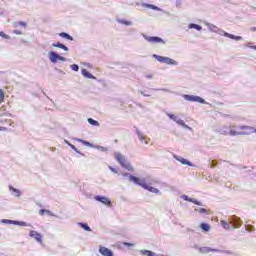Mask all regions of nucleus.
<instances>
[{"label": "nucleus", "instance_id": "f257e3e1", "mask_svg": "<svg viewBox=\"0 0 256 256\" xmlns=\"http://www.w3.org/2000/svg\"><path fill=\"white\" fill-rule=\"evenodd\" d=\"M253 133H256V129L251 126H231L229 135H231L232 137H237L239 135H251Z\"/></svg>", "mask_w": 256, "mask_h": 256}, {"label": "nucleus", "instance_id": "f03ea898", "mask_svg": "<svg viewBox=\"0 0 256 256\" xmlns=\"http://www.w3.org/2000/svg\"><path fill=\"white\" fill-rule=\"evenodd\" d=\"M129 181H131L132 183H135V185H139L143 189H146V191H150V193H159V189L154 188L151 185H148L147 180H145L144 178H139V177L130 175Z\"/></svg>", "mask_w": 256, "mask_h": 256}, {"label": "nucleus", "instance_id": "7ed1b4c3", "mask_svg": "<svg viewBox=\"0 0 256 256\" xmlns=\"http://www.w3.org/2000/svg\"><path fill=\"white\" fill-rule=\"evenodd\" d=\"M114 157L116 161H118V163L122 167H124V169H127V171H133V166L127 161V159H125V156H123V154L116 152L114 153Z\"/></svg>", "mask_w": 256, "mask_h": 256}, {"label": "nucleus", "instance_id": "20e7f679", "mask_svg": "<svg viewBox=\"0 0 256 256\" xmlns=\"http://www.w3.org/2000/svg\"><path fill=\"white\" fill-rule=\"evenodd\" d=\"M155 59L159 61V63H165L166 65H177V62L169 57L159 56L154 54Z\"/></svg>", "mask_w": 256, "mask_h": 256}, {"label": "nucleus", "instance_id": "39448f33", "mask_svg": "<svg viewBox=\"0 0 256 256\" xmlns=\"http://www.w3.org/2000/svg\"><path fill=\"white\" fill-rule=\"evenodd\" d=\"M49 59L52 63H55L57 60L59 61H65V57L60 56L59 54L55 52H50L49 53Z\"/></svg>", "mask_w": 256, "mask_h": 256}, {"label": "nucleus", "instance_id": "423d86ee", "mask_svg": "<svg viewBox=\"0 0 256 256\" xmlns=\"http://www.w3.org/2000/svg\"><path fill=\"white\" fill-rule=\"evenodd\" d=\"M145 39L146 41H148V43H162L163 45H165L164 40L157 36H146Z\"/></svg>", "mask_w": 256, "mask_h": 256}, {"label": "nucleus", "instance_id": "0eeeda50", "mask_svg": "<svg viewBox=\"0 0 256 256\" xmlns=\"http://www.w3.org/2000/svg\"><path fill=\"white\" fill-rule=\"evenodd\" d=\"M185 99L187 101H192V102H196V103H205V99L199 97V96H191V95H186Z\"/></svg>", "mask_w": 256, "mask_h": 256}, {"label": "nucleus", "instance_id": "6e6552de", "mask_svg": "<svg viewBox=\"0 0 256 256\" xmlns=\"http://www.w3.org/2000/svg\"><path fill=\"white\" fill-rule=\"evenodd\" d=\"M99 253L103 256H113V251L107 247L100 246Z\"/></svg>", "mask_w": 256, "mask_h": 256}, {"label": "nucleus", "instance_id": "1a4fd4ad", "mask_svg": "<svg viewBox=\"0 0 256 256\" xmlns=\"http://www.w3.org/2000/svg\"><path fill=\"white\" fill-rule=\"evenodd\" d=\"M203 253H231L229 251H221L219 249H211L210 247H204L202 249Z\"/></svg>", "mask_w": 256, "mask_h": 256}, {"label": "nucleus", "instance_id": "9d476101", "mask_svg": "<svg viewBox=\"0 0 256 256\" xmlns=\"http://www.w3.org/2000/svg\"><path fill=\"white\" fill-rule=\"evenodd\" d=\"M30 237H33L38 243H41L43 237L37 231L31 230L29 233Z\"/></svg>", "mask_w": 256, "mask_h": 256}, {"label": "nucleus", "instance_id": "9b49d317", "mask_svg": "<svg viewBox=\"0 0 256 256\" xmlns=\"http://www.w3.org/2000/svg\"><path fill=\"white\" fill-rule=\"evenodd\" d=\"M96 201H100V203H103V205H111V200L107 197L103 196H96L95 197Z\"/></svg>", "mask_w": 256, "mask_h": 256}, {"label": "nucleus", "instance_id": "f8f14e48", "mask_svg": "<svg viewBox=\"0 0 256 256\" xmlns=\"http://www.w3.org/2000/svg\"><path fill=\"white\" fill-rule=\"evenodd\" d=\"M138 139L141 141V143H145V145H149L151 139L145 137L141 132H137Z\"/></svg>", "mask_w": 256, "mask_h": 256}, {"label": "nucleus", "instance_id": "ddd939ff", "mask_svg": "<svg viewBox=\"0 0 256 256\" xmlns=\"http://www.w3.org/2000/svg\"><path fill=\"white\" fill-rule=\"evenodd\" d=\"M224 37H228V39H234L235 41H241V39H243L241 36H235L227 32H224Z\"/></svg>", "mask_w": 256, "mask_h": 256}, {"label": "nucleus", "instance_id": "4468645a", "mask_svg": "<svg viewBox=\"0 0 256 256\" xmlns=\"http://www.w3.org/2000/svg\"><path fill=\"white\" fill-rule=\"evenodd\" d=\"M9 189L14 197H21V191H19V189L14 188L13 186H9Z\"/></svg>", "mask_w": 256, "mask_h": 256}, {"label": "nucleus", "instance_id": "2eb2a0df", "mask_svg": "<svg viewBox=\"0 0 256 256\" xmlns=\"http://www.w3.org/2000/svg\"><path fill=\"white\" fill-rule=\"evenodd\" d=\"M117 22L120 23L121 25H126L127 27L133 25V22L125 19H118Z\"/></svg>", "mask_w": 256, "mask_h": 256}, {"label": "nucleus", "instance_id": "dca6fc26", "mask_svg": "<svg viewBox=\"0 0 256 256\" xmlns=\"http://www.w3.org/2000/svg\"><path fill=\"white\" fill-rule=\"evenodd\" d=\"M82 75H84V77H87L88 79H95L93 74H91L89 71H87V69L82 70Z\"/></svg>", "mask_w": 256, "mask_h": 256}, {"label": "nucleus", "instance_id": "f3484780", "mask_svg": "<svg viewBox=\"0 0 256 256\" xmlns=\"http://www.w3.org/2000/svg\"><path fill=\"white\" fill-rule=\"evenodd\" d=\"M53 47H58V49H63V51H69V48H67V46H65L64 44L61 43H56V44H52Z\"/></svg>", "mask_w": 256, "mask_h": 256}, {"label": "nucleus", "instance_id": "a211bd4d", "mask_svg": "<svg viewBox=\"0 0 256 256\" xmlns=\"http://www.w3.org/2000/svg\"><path fill=\"white\" fill-rule=\"evenodd\" d=\"M39 215L43 216V215H49L50 217H53V213L49 210H45V209H41L39 210Z\"/></svg>", "mask_w": 256, "mask_h": 256}, {"label": "nucleus", "instance_id": "6ab92c4d", "mask_svg": "<svg viewBox=\"0 0 256 256\" xmlns=\"http://www.w3.org/2000/svg\"><path fill=\"white\" fill-rule=\"evenodd\" d=\"M200 228L202 229V231H211V226H209V224L207 223H201Z\"/></svg>", "mask_w": 256, "mask_h": 256}, {"label": "nucleus", "instance_id": "aec40b11", "mask_svg": "<svg viewBox=\"0 0 256 256\" xmlns=\"http://www.w3.org/2000/svg\"><path fill=\"white\" fill-rule=\"evenodd\" d=\"M140 253L145 256H155V252H152L151 250H141Z\"/></svg>", "mask_w": 256, "mask_h": 256}, {"label": "nucleus", "instance_id": "412c9836", "mask_svg": "<svg viewBox=\"0 0 256 256\" xmlns=\"http://www.w3.org/2000/svg\"><path fill=\"white\" fill-rule=\"evenodd\" d=\"M63 39H68V41H73V37L65 32L59 34Z\"/></svg>", "mask_w": 256, "mask_h": 256}, {"label": "nucleus", "instance_id": "4be33fe9", "mask_svg": "<svg viewBox=\"0 0 256 256\" xmlns=\"http://www.w3.org/2000/svg\"><path fill=\"white\" fill-rule=\"evenodd\" d=\"M144 7H147L148 9H153L154 11H161L159 7L153 5V4H144Z\"/></svg>", "mask_w": 256, "mask_h": 256}, {"label": "nucleus", "instance_id": "5701e85b", "mask_svg": "<svg viewBox=\"0 0 256 256\" xmlns=\"http://www.w3.org/2000/svg\"><path fill=\"white\" fill-rule=\"evenodd\" d=\"M189 29H196L197 31H201L203 27L197 24H189Z\"/></svg>", "mask_w": 256, "mask_h": 256}, {"label": "nucleus", "instance_id": "b1692460", "mask_svg": "<svg viewBox=\"0 0 256 256\" xmlns=\"http://www.w3.org/2000/svg\"><path fill=\"white\" fill-rule=\"evenodd\" d=\"M88 123L90 125H93L94 127H99V123L97 122V120H94L93 118H89Z\"/></svg>", "mask_w": 256, "mask_h": 256}, {"label": "nucleus", "instance_id": "393cba45", "mask_svg": "<svg viewBox=\"0 0 256 256\" xmlns=\"http://www.w3.org/2000/svg\"><path fill=\"white\" fill-rule=\"evenodd\" d=\"M5 102V91L3 89H0V103Z\"/></svg>", "mask_w": 256, "mask_h": 256}, {"label": "nucleus", "instance_id": "a878e982", "mask_svg": "<svg viewBox=\"0 0 256 256\" xmlns=\"http://www.w3.org/2000/svg\"><path fill=\"white\" fill-rule=\"evenodd\" d=\"M79 225L82 227V229H84V231H91V227H89V225L85 223H79Z\"/></svg>", "mask_w": 256, "mask_h": 256}, {"label": "nucleus", "instance_id": "bb28decb", "mask_svg": "<svg viewBox=\"0 0 256 256\" xmlns=\"http://www.w3.org/2000/svg\"><path fill=\"white\" fill-rule=\"evenodd\" d=\"M234 219H236V223L233 224V227L239 228V226L241 225V219L235 217L232 219V222Z\"/></svg>", "mask_w": 256, "mask_h": 256}, {"label": "nucleus", "instance_id": "cd10ccee", "mask_svg": "<svg viewBox=\"0 0 256 256\" xmlns=\"http://www.w3.org/2000/svg\"><path fill=\"white\" fill-rule=\"evenodd\" d=\"M220 223L224 229H231V226L225 220H222Z\"/></svg>", "mask_w": 256, "mask_h": 256}, {"label": "nucleus", "instance_id": "c85d7f7f", "mask_svg": "<svg viewBox=\"0 0 256 256\" xmlns=\"http://www.w3.org/2000/svg\"><path fill=\"white\" fill-rule=\"evenodd\" d=\"M199 213H201V214H205L206 213V215H209V210H207V209H205V208H200L199 210Z\"/></svg>", "mask_w": 256, "mask_h": 256}, {"label": "nucleus", "instance_id": "c756f323", "mask_svg": "<svg viewBox=\"0 0 256 256\" xmlns=\"http://www.w3.org/2000/svg\"><path fill=\"white\" fill-rule=\"evenodd\" d=\"M70 67H71L72 71H79V65H77V64H72Z\"/></svg>", "mask_w": 256, "mask_h": 256}, {"label": "nucleus", "instance_id": "7c9ffc66", "mask_svg": "<svg viewBox=\"0 0 256 256\" xmlns=\"http://www.w3.org/2000/svg\"><path fill=\"white\" fill-rule=\"evenodd\" d=\"M182 165H191L189 161H187L185 158H182L181 160Z\"/></svg>", "mask_w": 256, "mask_h": 256}, {"label": "nucleus", "instance_id": "2f4dec72", "mask_svg": "<svg viewBox=\"0 0 256 256\" xmlns=\"http://www.w3.org/2000/svg\"><path fill=\"white\" fill-rule=\"evenodd\" d=\"M188 201H190L191 203H194V205H201V203H199V201H197L193 198H190Z\"/></svg>", "mask_w": 256, "mask_h": 256}, {"label": "nucleus", "instance_id": "473e14b6", "mask_svg": "<svg viewBox=\"0 0 256 256\" xmlns=\"http://www.w3.org/2000/svg\"><path fill=\"white\" fill-rule=\"evenodd\" d=\"M0 37H3V39H9V35L5 34V32H0Z\"/></svg>", "mask_w": 256, "mask_h": 256}, {"label": "nucleus", "instance_id": "72a5a7b5", "mask_svg": "<svg viewBox=\"0 0 256 256\" xmlns=\"http://www.w3.org/2000/svg\"><path fill=\"white\" fill-rule=\"evenodd\" d=\"M176 122L178 123V125H185V121L181 120V119H178L176 118Z\"/></svg>", "mask_w": 256, "mask_h": 256}, {"label": "nucleus", "instance_id": "f704fd0d", "mask_svg": "<svg viewBox=\"0 0 256 256\" xmlns=\"http://www.w3.org/2000/svg\"><path fill=\"white\" fill-rule=\"evenodd\" d=\"M168 117L172 119V121H177V117L173 114H168Z\"/></svg>", "mask_w": 256, "mask_h": 256}, {"label": "nucleus", "instance_id": "c9c22d12", "mask_svg": "<svg viewBox=\"0 0 256 256\" xmlns=\"http://www.w3.org/2000/svg\"><path fill=\"white\" fill-rule=\"evenodd\" d=\"M17 25H20L21 27H27V23H25V22H18V23H16V27H17Z\"/></svg>", "mask_w": 256, "mask_h": 256}, {"label": "nucleus", "instance_id": "e433bc0d", "mask_svg": "<svg viewBox=\"0 0 256 256\" xmlns=\"http://www.w3.org/2000/svg\"><path fill=\"white\" fill-rule=\"evenodd\" d=\"M81 143H83V145H86L87 147H91V143L84 141V140H80Z\"/></svg>", "mask_w": 256, "mask_h": 256}, {"label": "nucleus", "instance_id": "4c0bfd02", "mask_svg": "<svg viewBox=\"0 0 256 256\" xmlns=\"http://www.w3.org/2000/svg\"><path fill=\"white\" fill-rule=\"evenodd\" d=\"M123 245H125L126 247H133V243H129V242H123Z\"/></svg>", "mask_w": 256, "mask_h": 256}, {"label": "nucleus", "instance_id": "58836bf2", "mask_svg": "<svg viewBox=\"0 0 256 256\" xmlns=\"http://www.w3.org/2000/svg\"><path fill=\"white\" fill-rule=\"evenodd\" d=\"M15 35H22V32L20 30H14Z\"/></svg>", "mask_w": 256, "mask_h": 256}, {"label": "nucleus", "instance_id": "ea45409f", "mask_svg": "<svg viewBox=\"0 0 256 256\" xmlns=\"http://www.w3.org/2000/svg\"><path fill=\"white\" fill-rule=\"evenodd\" d=\"M70 147H71L72 149H75V146H74V145H72V144H70Z\"/></svg>", "mask_w": 256, "mask_h": 256}, {"label": "nucleus", "instance_id": "a19ab883", "mask_svg": "<svg viewBox=\"0 0 256 256\" xmlns=\"http://www.w3.org/2000/svg\"><path fill=\"white\" fill-rule=\"evenodd\" d=\"M184 199H185L186 201H189V198H187V196H184Z\"/></svg>", "mask_w": 256, "mask_h": 256}, {"label": "nucleus", "instance_id": "79ce46f5", "mask_svg": "<svg viewBox=\"0 0 256 256\" xmlns=\"http://www.w3.org/2000/svg\"><path fill=\"white\" fill-rule=\"evenodd\" d=\"M251 49H255L256 50V46H251Z\"/></svg>", "mask_w": 256, "mask_h": 256}, {"label": "nucleus", "instance_id": "37998d69", "mask_svg": "<svg viewBox=\"0 0 256 256\" xmlns=\"http://www.w3.org/2000/svg\"><path fill=\"white\" fill-rule=\"evenodd\" d=\"M252 30H253V31H256V28L254 27V28H252Z\"/></svg>", "mask_w": 256, "mask_h": 256}, {"label": "nucleus", "instance_id": "c03bdc74", "mask_svg": "<svg viewBox=\"0 0 256 256\" xmlns=\"http://www.w3.org/2000/svg\"><path fill=\"white\" fill-rule=\"evenodd\" d=\"M119 141L118 140H115V143H118Z\"/></svg>", "mask_w": 256, "mask_h": 256}, {"label": "nucleus", "instance_id": "a18cd8bd", "mask_svg": "<svg viewBox=\"0 0 256 256\" xmlns=\"http://www.w3.org/2000/svg\"><path fill=\"white\" fill-rule=\"evenodd\" d=\"M111 171H115L113 168H111Z\"/></svg>", "mask_w": 256, "mask_h": 256}, {"label": "nucleus", "instance_id": "49530a36", "mask_svg": "<svg viewBox=\"0 0 256 256\" xmlns=\"http://www.w3.org/2000/svg\"><path fill=\"white\" fill-rule=\"evenodd\" d=\"M153 183H158L157 181H153Z\"/></svg>", "mask_w": 256, "mask_h": 256}]
</instances>
